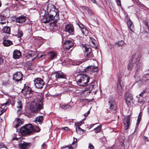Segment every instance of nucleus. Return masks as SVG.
Segmentation results:
<instances>
[{"label":"nucleus","instance_id":"f257e3e1","mask_svg":"<svg viewBox=\"0 0 149 149\" xmlns=\"http://www.w3.org/2000/svg\"><path fill=\"white\" fill-rule=\"evenodd\" d=\"M47 12L51 13L50 14L45 15V11L42 10L40 12V17H42L41 20L42 22L45 23H47L49 22L58 19L59 13L58 10L55 8V6L52 3L48 4L47 7Z\"/></svg>","mask_w":149,"mask_h":149},{"label":"nucleus","instance_id":"f03ea898","mask_svg":"<svg viewBox=\"0 0 149 149\" xmlns=\"http://www.w3.org/2000/svg\"><path fill=\"white\" fill-rule=\"evenodd\" d=\"M40 131V129L39 127L35 125L33 126L30 124L22 127L20 130V132L22 135L29 134L34 132H38Z\"/></svg>","mask_w":149,"mask_h":149},{"label":"nucleus","instance_id":"7ed1b4c3","mask_svg":"<svg viewBox=\"0 0 149 149\" xmlns=\"http://www.w3.org/2000/svg\"><path fill=\"white\" fill-rule=\"evenodd\" d=\"M43 98L40 97L34 100L33 102V105L30 106V110L33 112H36L39 111L42 108Z\"/></svg>","mask_w":149,"mask_h":149},{"label":"nucleus","instance_id":"20e7f679","mask_svg":"<svg viewBox=\"0 0 149 149\" xmlns=\"http://www.w3.org/2000/svg\"><path fill=\"white\" fill-rule=\"evenodd\" d=\"M90 78L86 75H81L77 83L79 86H86L89 82Z\"/></svg>","mask_w":149,"mask_h":149},{"label":"nucleus","instance_id":"39448f33","mask_svg":"<svg viewBox=\"0 0 149 149\" xmlns=\"http://www.w3.org/2000/svg\"><path fill=\"white\" fill-rule=\"evenodd\" d=\"M82 49L84 52L86 57H91V49L89 45L86 44H82L81 45Z\"/></svg>","mask_w":149,"mask_h":149},{"label":"nucleus","instance_id":"423d86ee","mask_svg":"<svg viewBox=\"0 0 149 149\" xmlns=\"http://www.w3.org/2000/svg\"><path fill=\"white\" fill-rule=\"evenodd\" d=\"M74 45L73 40H67L63 43V48L67 51L72 47Z\"/></svg>","mask_w":149,"mask_h":149},{"label":"nucleus","instance_id":"0eeeda50","mask_svg":"<svg viewBox=\"0 0 149 149\" xmlns=\"http://www.w3.org/2000/svg\"><path fill=\"white\" fill-rule=\"evenodd\" d=\"M34 84L36 88H41L43 87L44 83L41 79L40 78H37L34 80Z\"/></svg>","mask_w":149,"mask_h":149},{"label":"nucleus","instance_id":"6e6552de","mask_svg":"<svg viewBox=\"0 0 149 149\" xmlns=\"http://www.w3.org/2000/svg\"><path fill=\"white\" fill-rule=\"evenodd\" d=\"M109 104L110 105L109 109L111 110H115L116 109L117 104L114 99L111 97L109 101Z\"/></svg>","mask_w":149,"mask_h":149},{"label":"nucleus","instance_id":"1a4fd4ad","mask_svg":"<svg viewBox=\"0 0 149 149\" xmlns=\"http://www.w3.org/2000/svg\"><path fill=\"white\" fill-rule=\"evenodd\" d=\"M98 70L97 67L95 66L91 65L87 67L85 69V71L89 74L95 72Z\"/></svg>","mask_w":149,"mask_h":149},{"label":"nucleus","instance_id":"9d476101","mask_svg":"<svg viewBox=\"0 0 149 149\" xmlns=\"http://www.w3.org/2000/svg\"><path fill=\"white\" fill-rule=\"evenodd\" d=\"M130 118L129 116H127L124 118L123 120L124 129L125 130L128 128L130 126Z\"/></svg>","mask_w":149,"mask_h":149},{"label":"nucleus","instance_id":"9b49d317","mask_svg":"<svg viewBox=\"0 0 149 149\" xmlns=\"http://www.w3.org/2000/svg\"><path fill=\"white\" fill-rule=\"evenodd\" d=\"M19 148L20 149H27L29 147V146L27 143L22 140V138L19 137Z\"/></svg>","mask_w":149,"mask_h":149},{"label":"nucleus","instance_id":"f8f14e48","mask_svg":"<svg viewBox=\"0 0 149 149\" xmlns=\"http://www.w3.org/2000/svg\"><path fill=\"white\" fill-rule=\"evenodd\" d=\"M21 92L24 95H26L30 94L32 92V91L29 86H24V88L22 89Z\"/></svg>","mask_w":149,"mask_h":149},{"label":"nucleus","instance_id":"ddd939ff","mask_svg":"<svg viewBox=\"0 0 149 149\" xmlns=\"http://www.w3.org/2000/svg\"><path fill=\"white\" fill-rule=\"evenodd\" d=\"M38 54L37 52L30 51L28 52L27 56L28 57L33 58L32 60L33 61L35 59V58L37 57Z\"/></svg>","mask_w":149,"mask_h":149},{"label":"nucleus","instance_id":"4468645a","mask_svg":"<svg viewBox=\"0 0 149 149\" xmlns=\"http://www.w3.org/2000/svg\"><path fill=\"white\" fill-rule=\"evenodd\" d=\"M8 37V36H5L3 38V44L4 46L6 47H8L13 44L12 41L6 39V38L7 39Z\"/></svg>","mask_w":149,"mask_h":149},{"label":"nucleus","instance_id":"2eb2a0df","mask_svg":"<svg viewBox=\"0 0 149 149\" xmlns=\"http://www.w3.org/2000/svg\"><path fill=\"white\" fill-rule=\"evenodd\" d=\"M74 29L73 26L71 24H67L65 25V31L69 33H73Z\"/></svg>","mask_w":149,"mask_h":149},{"label":"nucleus","instance_id":"dca6fc26","mask_svg":"<svg viewBox=\"0 0 149 149\" xmlns=\"http://www.w3.org/2000/svg\"><path fill=\"white\" fill-rule=\"evenodd\" d=\"M133 99V97L130 94L127 95L125 97L126 103L128 106H130L131 103L132 102Z\"/></svg>","mask_w":149,"mask_h":149},{"label":"nucleus","instance_id":"f3484780","mask_svg":"<svg viewBox=\"0 0 149 149\" xmlns=\"http://www.w3.org/2000/svg\"><path fill=\"white\" fill-rule=\"evenodd\" d=\"M118 82L119 83L117 85V92L118 95H121L123 92V87L120 82H119V80Z\"/></svg>","mask_w":149,"mask_h":149},{"label":"nucleus","instance_id":"a211bd4d","mask_svg":"<svg viewBox=\"0 0 149 149\" xmlns=\"http://www.w3.org/2000/svg\"><path fill=\"white\" fill-rule=\"evenodd\" d=\"M127 24L128 27L132 32H133V30L134 29V25L132 22L128 17L127 18Z\"/></svg>","mask_w":149,"mask_h":149},{"label":"nucleus","instance_id":"6ab92c4d","mask_svg":"<svg viewBox=\"0 0 149 149\" xmlns=\"http://www.w3.org/2000/svg\"><path fill=\"white\" fill-rule=\"evenodd\" d=\"M55 77L56 78L66 79V76L64 74L61 72H57L55 73Z\"/></svg>","mask_w":149,"mask_h":149},{"label":"nucleus","instance_id":"aec40b11","mask_svg":"<svg viewBox=\"0 0 149 149\" xmlns=\"http://www.w3.org/2000/svg\"><path fill=\"white\" fill-rule=\"evenodd\" d=\"M8 104V103H5L1 105V107H0V115L6 111L7 108V107H6V105Z\"/></svg>","mask_w":149,"mask_h":149},{"label":"nucleus","instance_id":"412c9836","mask_svg":"<svg viewBox=\"0 0 149 149\" xmlns=\"http://www.w3.org/2000/svg\"><path fill=\"white\" fill-rule=\"evenodd\" d=\"M75 141L74 139V140L73 143H72V145H70V146H66V147H63L62 148H65L66 149H73V147L74 148L76 147V145H75V143H76L77 139H75Z\"/></svg>","mask_w":149,"mask_h":149},{"label":"nucleus","instance_id":"4be33fe9","mask_svg":"<svg viewBox=\"0 0 149 149\" xmlns=\"http://www.w3.org/2000/svg\"><path fill=\"white\" fill-rule=\"evenodd\" d=\"M43 120V117L42 116H39L36 117L34 120V122L36 123H38L41 124L42 123Z\"/></svg>","mask_w":149,"mask_h":149},{"label":"nucleus","instance_id":"5701e85b","mask_svg":"<svg viewBox=\"0 0 149 149\" xmlns=\"http://www.w3.org/2000/svg\"><path fill=\"white\" fill-rule=\"evenodd\" d=\"M13 126L14 127L16 128V132H17V127L19 126V118H16L13 124Z\"/></svg>","mask_w":149,"mask_h":149},{"label":"nucleus","instance_id":"b1692460","mask_svg":"<svg viewBox=\"0 0 149 149\" xmlns=\"http://www.w3.org/2000/svg\"><path fill=\"white\" fill-rule=\"evenodd\" d=\"M35 42L39 45H41L43 43V39L40 37H36L35 38Z\"/></svg>","mask_w":149,"mask_h":149},{"label":"nucleus","instance_id":"393cba45","mask_svg":"<svg viewBox=\"0 0 149 149\" xmlns=\"http://www.w3.org/2000/svg\"><path fill=\"white\" fill-rule=\"evenodd\" d=\"M48 54L50 57L51 60H52L55 58H56L57 55L54 52L52 51H50L49 52Z\"/></svg>","mask_w":149,"mask_h":149},{"label":"nucleus","instance_id":"a878e982","mask_svg":"<svg viewBox=\"0 0 149 149\" xmlns=\"http://www.w3.org/2000/svg\"><path fill=\"white\" fill-rule=\"evenodd\" d=\"M2 30L4 33L7 34L10 33V29L9 27L5 26L2 29Z\"/></svg>","mask_w":149,"mask_h":149},{"label":"nucleus","instance_id":"bb28decb","mask_svg":"<svg viewBox=\"0 0 149 149\" xmlns=\"http://www.w3.org/2000/svg\"><path fill=\"white\" fill-rule=\"evenodd\" d=\"M26 19V17L24 15H21L19 16V24H22L24 22Z\"/></svg>","mask_w":149,"mask_h":149},{"label":"nucleus","instance_id":"cd10ccee","mask_svg":"<svg viewBox=\"0 0 149 149\" xmlns=\"http://www.w3.org/2000/svg\"><path fill=\"white\" fill-rule=\"evenodd\" d=\"M76 130L77 133L80 134H83L84 130L79 127H76Z\"/></svg>","mask_w":149,"mask_h":149},{"label":"nucleus","instance_id":"c85d7f7f","mask_svg":"<svg viewBox=\"0 0 149 149\" xmlns=\"http://www.w3.org/2000/svg\"><path fill=\"white\" fill-rule=\"evenodd\" d=\"M26 3V1L22 0H21L20 2H19V7L21 8V9L25 7Z\"/></svg>","mask_w":149,"mask_h":149},{"label":"nucleus","instance_id":"c756f323","mask_svg":"<svg viewBox=\"0 0 149 149\" xmlns=\"http://www.w3.org/2000/svg\"><path fill=\"white\" fill-rule=\"evenodd\" d=\"M19 50L16 49L14 51L13 54V57L14 59H18L19 58Z\"/></svg>","mask_w":149,"mask_h":149},{"label":"nucleus","instance_id":"7c9ffc66","mask_svg":"<svg viewBox=\"0 0 149 149\" xmlns=\"http://www.w3.org/2000/svg\"><path fill=\"white\" fill-rule=\"evenodd\" d=\"M18 72H17L13 75V79L15 80V82H19V79H18Z\"/></svg>","mask_w":149,"mask_h":149},{"label":"nucleus","instance_id":"2f4dec72","mask_svg":"<svg viewBox=\"0 0 149 149\" xmlns=\"http://www.w3.org/2000/svg\"><path fill=\"white\" fill-rule=\"evenodd\" d=\"M80 8L85 12H88L89 13H90L88 7L85 6H80Z\"/></svg>","mask_w":149,"mask_h":149},{"label":"nucleus","instance_id":"473e14b6","mask_svg":"<svg viewBox=\"0 0 149 149\" xmlns=\"http://www.w3.org/2000/svg\"><path fill=\"white\" fill-rule=\"evenodd\" d=\"M61 107L64 109H66L68 108L71 109V106L70 105H68L67 104H65L62 105Z\"/></svg>","mask_w":149,"mask_h":149},{"label":"nucleus","instance_id":"72a5a7b5","mask_svg":"<svg viewBox=\"0 0 149 149\" xmlns=\"http://www.w3.org/2000/svg\"><path fill=\"white\" fill-rule=\"evenodd\" d=\"M23 106V104L21 101H19V114H23L24 112L22 111V109Z\"/></svg>","mask_w":149,"mask_h":149},{"label":"nucleus","instance_id":"f704fd0d","mask_svg":"<svg viewBox=\"0 0 149 149\" xmlns=\"http://www.w3.org/2000/svg\"><path fill=\"white\" fill-rule=\"evenodd\" d=\"M133 65L132 63L131 62V61H130V63H128V70H131L132 69V68L133 67Z\"/></svg>","mask_w":149,"mask_h":149},{"label":"nucleus","instance_id":"c9c22d12","mask_svg":"<svg viewBox=\"0 0 149 149\" xmlns=\"http://www.w3.org/2000/svg\"><path fill=\"white\" fill-rule=\"evenodd\" d=\"M11 20L13 21L16 22H19V17L14 16L11 18Z\"/></svg>","mask_w":149,"mask_h":149},{"label":"nucleus","instance_id":"e433bc0d","mask_svg":"<svg viewBox=\"0 0 149 149\" xmlns=\"http://www.w3.org/2000/svg\"><path fill=\"white\" fill-rule=\"evenodd\" d=\"M81 30L82 33L85 35H86L88 33V31L85 28H82Z\"/></svg>","mask_w":149,"mask_h":149},{"label":"nucleus","instance_id":"4c0bfd02","mask_svg":"<svg viewBox=\"0 0 149 149\" xmlns=\"http://www.w3.org/2000/svg\"><path fill=\"white\" fill-rule=\"evenodd\" d=\"M101 125L98 126L97 127L94 129L95 132L96 133H98L100 132L101 129Z\"/></svg>","mask_w":149,"mask_h":149},{"label":"nucleus","instance_id":"58836bf2","mask_svg":"<svg viewBox=\"0 0 149 149\" xmlns=\"http://www.w3.org/2000/svg\"><path fill=\"white\" fill-rule=\"evenodd\" d=\"M17 135L16 134H14L12 136V140L13 141L16 140L18 141V138L17 137Z\"/></svg>","mask_w":149,"mask_h":149},{"label":"nucleus","instance_id":"ea45409f","mask_svg":"<svg viewBox=\"0 0 149 149\" xmlns=\"http://www.w3.org/2000/svg\"><path fill=\"white\" fill-rule=\"evenodd\" d=\"M140 97L139 98L138 100V102L140 104H141L143 102H145L144 99H143V98L142 97Z\"/></svg>","mask_w":149,"mask_h":149},{"label":"nucleus","instance_id":"a19ab883","mask_svg":"<svg viewBox=\"0 0 149 149\" xmlns=\"http://www.w3.org/2000/svg\"><path fill=\"white\" fill-rule=\"evenodd\" d=\"M141 117L140 116H138L136 123V127H138L139 124L140 122Z\"/></svg>","mask_w":149,"mask_h":149},{"label":"nucleus","instance_id":"79ce46f5","mask_svg":"<svg viewBox=\"0 0 149 149\" xmlns=\"http://www.w3.org/2000/svg\"><path fill=\"white\" fill-rule=\"evenodd\" d=\"M82 124L83 123L82 121H80L78 122L75 123V125L76 127H79V126H81Z\"/></svg>","mask_w":149,"mask_h":149},{"label":"nucleus","instance_id":"37998d69","mask_svg":"<svg viewBox=\"0 0 149 149\" xmlns=\"http://www.w3.org/2000/svg\"><path fill=\"white\" fill-rule=\"evenodd\" d=\"M146 77L147 79L145 80V84L147 85H148L149 84V75H146Z\"/></svg>","mask_w":149,"mask_h":149},{"label":"nucleus","instance_id":"c03bdc74","mask_svg":"<svg viewBox=\"0 0 149 149\" xmlns=\"http://www.w3.org/2000/svg\"><path fill=\"white\" fill-rule=\"evenodd\" d=\"M125 42L123 40H121L120 41H118L117 44L119 46H123Z\"/></svg>","mask_w":149,"mask_h":149},{"label":"nucleus","instance_id":"a18cd8bd","mask_svg":"<svg viewBox=\"0 0 149 149\" xmlns=\"http://www.w3.org/2000/svg\"><path fill=\"white\" fill-rule=\"evenodd\" d=\"M6 19V17L2 15H0V22L5 20Z\"/></svg>","mask_w":149,"mask_h":149},{"label":"nucleus","instance_id":"49530a36","mask_svg":"<svg viewBox=\"0 0 149 149\" xmlns=\"http://www.w3.org/2000/svg\"><path fill=\"white\" fill-rule=\"evenodd\" d=\"M19 78L20 77V78L19 79V81L22 80L23 79V77H24L22 72H19Z\"/></svg>","mask_w":149,"mask_h":149},{"label":"nucleus","instance_id":"de8ad7c7","mask_svg":"<svg viewBox=\"0 0 149 149\" xmlns=\"http://www.w3.org/2000/svg\"><path fill=\"white\" fill-rule=\"evenodd\" d=\"M146 90H144L141 93L139 94V96L140 97H143V95L146 93Z\"/></svg>","mask_w":149,"mask_h":149},{"label":"nucleus","instance_id":"09e8293b","mask_svg":"<svg viewBox=\"0 0 149 149\" xmlns=\"http://www.w3.org/2000/svg\"><path fill=\"white\" fill-rule=\"evenodd\" d=\"M24 122V120L23 119H20L19 118V125L23 124Z\"/></svg>","mask_w":149,"mask_h":149},{"label":"nucleus","instance_id":"8fccbe9b","mask_svg":"<svg viewBox=\"0 0 149 149\" xmlns=\"http://www.w3.org/2000/svg\"><path fill=\"white\" fill-rule=\"evenodd\" d=\"M116 2L118 6H121V1L120 0H117Z\"/></svg>","mask_w":149,"mask_h":149},{"label":"nucleus","instance_id":"3c124183","mask_svg":"<svg viewBox=\"0 0 149 149\" xmlns=\"http://www.w3.org/2000/svg\"><path fill=\"white\" fill-rule=\"evenodd\" d=\"M23 36V33L22 31H19V38H21Z\"/></svg>","mask_w":149,"mask_h":149},{"label":"nucleus","instance_id":"603ef678","mask_svg":"<svg viewBox=\"0 0 149 149\" xmlns=\"http://www.w3.org/2000/svg\"><path fill=\"white\" fill-rule=\"evenodd\" d=\"M89 148L90 149H94V147L90 143L89 145Z\"/></svg>","mask_w":149,"mask_h":149},{"label":"nucleus","instance_id":"864d4df0","mask_svg":"<svg viewBox=\"0 0 149 149\" xmlns=\"http://www.w3.org/2000/svg\"><path fill=\"white\" fill-rule=\"evenodd\" d=\"M107 149H117V147L115 146L108 148Z\"/></svg>","mask_w":149,"mask_h":149},{"label":"nucleus","instance_id":"5fc2aeb1","mask_svg":"<svg viewBox=\"0 0 149 149\" xmlns=\"http://www.w3.org/2000/svg\"><path fill=\"white\" fill-rule=\"evenodd\" d=\"M79 27L81 29L84 28V25L83 24H79Z\"/></svg>","mask_w":149,"mask_h":149},{"label":"nucleus","instance_id":"6e6d98bb","mask_svg":"<svg viewBox=\"0 0 149 149\" xmlns=\"http://www.w3.org/2000/svg\"><path fill=\"white\" fill-rule=\"evenodd\" d=\"M3 62V60L2 58L0 57V64L2 63Z\"/></svg>","mask_w":149,"mask_h":149},{"label":"nucleus","instance_id":"4d7b16f0","mask_svg":"<svg viewBox=\"0 0 149 149\" xmlns=\"http://www.w3.org/2000/svg\"><path fill=\"white\" fill-rule=\"evenodd\" d=\"M62 129H64L65 131H67L68 130V127H64L62 128Z\"/></svg>","mask_w":149,"mask_h":149},{"label":"nucleus","instance_id":"13d9d810","mask_svg":"<svg viewBox=\"0 0 149 149\" xmlns=\"http://www.w3.org/2000/svg\"><path fill=\"white\" fill-rule=\"evenodd\" d=\"M138 5L139 6H142L143 7H145V6L144 4L141 3H138Z\"/></svg>","mask_w":149,"mask_h":149},{"label":"nucleus","instance_id":"bf43d9fd","mask_svg":"<svg viewBox=\"0 0 149 149\" xmlns=\"http://www.w3.org/2000/svg\"><path fill=\"white\" fill-rule=\"evenodd\" d=\"M144 139L145 141H148V138L147 137H144Z\"/></svg>","mask_w":149,"mask_h":149},{"label":"nucleus","instance_id":"052dcab7","mask_svg":"<svg viewBox=\"0 0 149 149\" xmlns=\"http://www.w3.org/2000/svg\"><path fill=\"white\" fill-rule=\"evenodd\" d=\"M45 143H43L41 145V148H43L45 146Z\"/></svg>","mask_w":149,"mask_h":149},{"label":"nucleus","instance_id":"680f3d73","mask_svg":"<svg viewBox=\"0 0 149 149\" xmlns=\"http://www.w3.org/2000/svg\"><path fill=\"white\" fill-rule=\"evenodd\" d=\"M93 3H96V1L95 0H90Z\"/></svg>","mask_w":149,"mask_h":149},{"label":"nucleus","instance_id":"e2e57ef3","mask_svg":"<svg viewBox=\"0 0 149 149\" xmlns=\"http://www.w3.org/2000/svg\"><path fill=\"white\" fill-rule=\"evenodd\" d=\"M45 56L44 55H41L39 57V58H41L43 56Z\"/></svg>","mask_w":149,"mask_h":149},{"label":"nucleus","instance_id":"0e129e2a","mask_svg":"<svg viewBox=\"0 0 149 149\" xmlns=\"http://www.w3.org/2000/svg\"><path fill=\"white\" fill-rule=\"evenodd\" d=\"M142 115V113L141 112H140V113H139V116H140L141 117Z\"/></svg>","mask_w":149,"mask_h":149},{"label":"nucleus","instance_id":"69168bd1","mask_svg":"<svg viewBox=\"0 0 149 149\" xmlns=\"http://www.w3.org/2000/svg\"><path fill=\"white\" fill-rule=\"evenodd\" d=\"M0 22L1 24H3L4 23H5V22H2V21Z\"/></svg>","mask_w":149,"mask_h":149},{"label":"nucleus","instance_id":"338daca9","mask_svg":"<svg viewBox=\"0 0 149 149\" xmlns=\"http://www.w3.org/2000/svg\"><path fill=\"white\" fill-rule=\"evenodd\" d=\"M88 113H86L84 114V116H85L87 117L88 116Z\"/></svg>","mask_w":149,"mask_h":149},{"label":"nucleus","instance_id":"774afa93","mask_svg":"<svg viewBox=\"0 0 149 149\" xmlns=\"http://www.w3.org/2000/svg\"><path fill=\"white\" fill-rule=\"evenodd\" d=\"M21 52L19 51V58L20 57V56H21Z\"/></svg>","mask_w":149,"mask_h":149}]
</instances>
